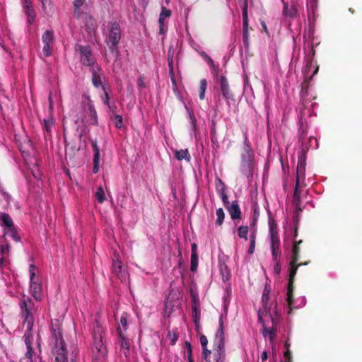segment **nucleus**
I'll use <instances>...</instances> for the list:
<instances>
[{
    "label": "nucleus",
    "instance_id": "1",
    "mask_svg": "<svg viewBox=\"0 0 362 362\" xmlns=\"http://www.w3.org/2000/svg\"><path fill=\"white\" fill-rule=\"evenodd\" d=\"M298 236V228H295L294 232V239H293V245L292 247V255L291 260L290 262V267H289V277L288 281V288H287V298L286 301L289 308L291 307L293 303V283L295 276L297 273V270L300 264H298V262L300 259V245L303 243L302 240H297L296 238Z\"/></svg>",
    "mask_w": 362,
    "mask_h": 362
},
{
    "label": "nucleus",
    "instance_id": "2",
    "mask_svg": "<svg viewBox=\"0 0 362 362\" xmlns=\"http://www.w3.org/2000/svg\"><path fill=\"white\" fill-rule=\"evenodd\" d=\"M52 341L54 344L52 354L54 356V362H66L67 350L63 339L62 329L59 320L52 322L51 326Z\"/></svg>",
    "mask_w": 362,
    "mask_h": 362
},
{
    "label": "nucleus",
    "instance_id": "3",
    "mask_svg": "<svg viewBox=\"0 0 362 362\" xmlns=\"http://www.w3.org/2000/svg\"><path fill=\"white\" fill-rule=\"evenodd\" d=\"M103 330L98 327L94 330L93 334V362H105L107 351L103 341Z\"/></svg>",
    "mask_w": 362,
    "mask_h": 362
},
{
    "label": "nucleus",
    "instance_id": "4",
    "mask_svg": "<svg viewBox=\"0 0 362 362\" xmlns=\"http://www.w3.org/2000/svg\"><path fill=\"white\" fill-rule=\"evenodd\" d=\"M20 308L22 317L24 319V325L26 326V332L33 331L34 317L33 311L35 308L33 301L28 296H23L20 301Z\"/></svg>",
    "mask_w": 362,
    "mask_h": 362
},
{
    "label": "nucleus",
    "instance_id": "5",
    "mask_svg": "<svg viewBox=\"0 0 362 362\" xmlns=\"http://www.w3.org/2000/svg\"><path fill=\"white\" fill-rule=\"evenodd\" d=\"M109 30L105 39L109 50L112 53H118V44L121 40L122 31L119 24L116 22H110Z\"/></svg>",
    "mask_w": 362,
    "mask_h": 362
},
{
    "label": "nucleus",
    "instance_id": "6",
    "mask_svg": "<svg viewBox=\"0 0 362 362\" xmlns=\"http://www.w3.org/2000/svg\"><path fill=\"white\" fill-rule=\"evenodd\" d=\"M76 49L79 52L80 61L83 65L92 68L98 64L95 58L93 57L92 50L90 46L77 45L76 46Z\"/></svg>",
    "mask_w": 362,
    "mask_h": 362
},
{
    "label": "nucleus",
    "instance_id": "7",
    "mask_svg": "<svg viewBox=\"0 0 362 362\" xmlns=\"http://www.w3.org/2000/svg\"><path fill=\"white\" fill-rule=\"evenodd\" d=\"M243 13V42L245 49H248L250 47L249 42V30H252L251 27H249V20L247 15V2L245 1L242 8Z\"/></svg>",
    "mask_w": 362,
    "mask_h": 362
},
{
    "label": "nucleus",
    "instance_id": "8",
    "mask_svg": "<svg viewBox=\"0 0 362 362\" xmlns=\"http://www.w3.org/2000/svg\"><path fill=\"white\" fill-rule=\"evenodd\" d=\"M42 40L44 44L42 48L43 54L49 57L52 52V45L54 42V33L52 30H46L42 36Z\"/></svg>",
    "mask_w": 362,
    "mask_h": 362
},
{
    "label": "nucleus",
    "instance_id": "9",
    "mask_svg": "<svg viewBox=\"0 0 362 362\" xmlns=\"http://www.w3.org/2000/svg\"><path fill=\"white\" fill-rule=\"evenodd\" d=\"M254 157L253 151L250 146V141L245 135L243 151L241 153L242 163L243 165L250 167Z\"/></svg>",
    "mask_w": 362,
    "mask_h": 362
},
{
    "label": "nucleus",
    "instance_id": "10",
    "mask_svg": "<svg viewBox=\"0 0 362 362\" xmlns=\"http://www.w3.org/2000/svg\"><path fill=\"white\" fill-rule=\"evenodd\" d=\"M305 148L301 150L300 153L298 156V160L297 164V170H296V181H298V185H300V179L305 177V158H306V152Z\"/></svg>",
    "mask_w": 362,
    "mask_h": 362
},
{
    "label": "nucleus",
    "instance_id": "11",
    "mask_svg": "<svg viewBox=\"0 0 362 362\" xmlns=\"http://www.w3.org/2000/svg\"><path fill=\"white\" fill-rule=\"evenodd\" d=\"M218 84L220 87V91L222 96L226 100H230L233 98V93L230 89L228 79L225 76L221 75L218 78Z\"/></svg>",
    "mask_w": 362,
    "mask_h": 362
},
{
    "label": "nucleus",
    "instance_id": "12",
    "mask_svg": "<svg viewBox=\"0 0 362 362\" xmlns=\"http://www.w3.org/2000/svg\"><path fill=\"white\" fill-rule=\"evenodd\" d=\"M112 272L120 279L125 278V270L118 254L115 253L112 265Z\"/></svg>",
    "mask_w": 362,
    "mask_h": 362
},
{
    "label": "nucleus",
    "instance_id": "13",
    "mask_svg": "<svg viewBox=\"0 0 362 362\" xmlns=\"http://www.w3.org/2000/svg\"><path fill=\"white\" fill-rule=\"evenodd\" d=\"M226 316L221 315L218 320L219 327L215 337V344H218V346L222 349L224 347V326L223 322Z\"/></svg>",
    "mask_w": 362,
    "mask_h": 362
},
{
    "label": "nucleus",
    "instance_id": "14",
    "mask_svg": "<svg viewBox=\"0 0 362 362\" xmlns=\"http://www.w3.org/2000/svg\"><path fill=\"white\" fill-rule=\"evenodd\" d=\"M284 4L283 14L288 18H293L298 14V2L296 1H291V4L286 3L284 0H281Z\"/></svg>",
    "mask_w": 362,
    "mask_h": 362
},
{
    "label": "nucleus",
    "instance_id": "15",
    "mask_svg": "<svg viewBox=\"0 0 362 362\" xmlns=\"http://www.w3.org/2000/svg\"><path fill=\"white\" fill-rule=\"evenodd\" d=\"M23 338H24L25 344V346L27 348V351L25 354V357L26 358H28L30 362H33V357L34 355V350L32 346L33 339L32 331L25 332V333L24 334Z\"/></svg>",
    "mask_w": 362,
    "mask_h": 362
},
{
    "label": "nucleus",
    "instance_id": "16",
    "mask_svg": "<svg viewBox=\"0 0 362 362\" xmlns=\"http://www.w3.org/2000/svg\"><path fill=\"white\" fill-rule=\"evenodd\" d=\"M92 74V83L94 87L99 88L102 86L101 76L103 75V70L101 67L96 64L95 66H93L90 69Z\"/></svg>",
    "mask_w": 362,
    "mask_h": 362
},
{
    "label": "nucleus",
    "instance_id": "17",
    "mask_svg": "<svg viewBox=\"0 0 362 362\" xmlns=\"http://www.w3.org/2000/svg\"><path fill=\"white\" fill-rule=\"evenodd\" d=\"M88 110L87 114L90 117V124L94 126L98 125V115L95 106L93 103V101L90 99H88L87 103Z\"/></svg>",
    "mask_w": 362,
    "mask_h": 362
},
{
    "label": "nucleus",
    "instance_id": "18",
    "mask_svg": "<svg viewBox=\"0 0 362 362\" xmlns=\"http://www.w3.org/2000/svg\"><path fill=\"white\" fill-rule=\"evenodd\" d=\"M30 283V293L33 297L36 300H41L42 299V284L39 282L38 279L36 281H32Z\"/></svg>",
    "mask_w": 362,
    "mask_h": 362
},
{
    "label": "nucleus",
    "instance_id": "19",
    "mask_svg": "<svg viewBox=\"0 0 362 362\" xmlns=\"http://www.w3.org/2000/svg\"><path fill=\"white\" fill-rule=\"evenodd\" d=\"M233 220L241 218V211L237 200L233 201L231 204L226 208Z\"/></svg>",
    "mask_w": 362,
    "mask_h": 362
},
{
    "label": "nucleus",
    "instance_id": "20",
    "mask_svg": "<svg viewBox=\"0 0 362 362\" xmlns=\"http://www.w3.org/2000/svg\"><path fill=\"white\" fill-rule=\"evenodd\" d=\"M300 185H298V181H296L295 189L292 199V204L294 207L295 210H298L300 211H303V209L300 207V192L299 191Z\"/></svg>",
    "mask_w": 362,
    "mask_h": 362
},
{
    "label": "nucleus",
    "instance_id": "21",
    "mask_svg": "<svg viewBox=\"0 0 362 362\" xmlns=\"http://www.w3.org/2000/svg\"><path fill=\"white\" fill-rule=\"evenodd\" d=\"M117 332L118 333V337H119V344L122 349H124L127 350V352L129 351V341L126 338L124 332H123V330L120 327V326H118L117 328Z\"/></svg>",
    "mask_w": 362,
    "mask_h": 362
},
{
    "label": "nucleus",
    "instance_id": "22",
    "mask_svg": "<svg viewBox=\"0 0 362 362\" xmlns=\"http://www.w3.org/2000/svg\"><path fill=\"white\" fill-rule=\"evenodd\" d=\"M1 226L6 229L14 226L13 221L8 214L1 213L0 214Z\"/></svg>",
    "mask_w": 362,
    "mask_h": 362
},
{
    "label": "nucleus",
    "instance_id": "23",
    "mask_svg": "<svg viewBox=\"0 0 362 362\" xmlns=\"http://www.w3.org/2000/svg\"><path fill=\"white\" fill-rule=\"evenodd\" d=\"M306 136H307V127H304L303 124H301V126L298 130V136H299L300 140L301 141V147H302L301 150H303V148H305V151H308L309 146L307 145V139L305 138Z\"/></svg>",
    "mask_w": 362,
    "mask_h": 362
},
{
    "label": "nucleus",
    "instance_id": "24",
    "mask_svg": "<svg viewBox=\"0 0 362 362\" xmlns=\"http://www.w3.org/2000/svg\"><path fill=\"white\" fill-rule=\"evenodd\" d=\"M280 242L271 243V250L273 259H280L281 250H280Z\"/></svg>",
    "mask_w": 362,
    "mask_h": 362
},
{
    "label": "nucleus",
    "instance_id": "25",
    "mask_svg": "<svg viewBox=\"0 0 362 362\" xmlns=\"http://www.w3.org/2000/svg\"><path fill=\"white\" fill-rule=\"evenodd\" d=\"M269 234L271 243L280 242L278 236L276 225L275 224L274 222L269 223Z\"/></svg>",
    "mask_w": 362,
    "mask_h": 362
},
{
    "label": "nucleus",
    "instance_id": "26",
    "mask_svg": "<svg viewBox=\"0 0 362 362\" xmlns=\"http://www.w3.org/2000/svg\"><path fill=\"white\" fill-rule=\"evenodd\" d=\"M175 157L178 160L185 159L187 161L190 160V155L187 149H181L176 151L175 153Z\"/></svg>",
    "mask_w": 362,
    "mask_h": 362
},
{
    "label": "nucleus",
    "instance_id": "27",
    "mask_svg": "<svg viewBox=\"0 0 362 362\" xmlns=\"http://www.w3.org/2000/svg\"><path fill=\"white\" fill-rule=\"evenodd\" d=\"M25 13L27 16V21L28 23L31 25L35 21V11L33 9V6H27L24 7Z\"/></svg>",
    "mask_w": 362,
    "mask_h": 362
},
{
    "label": "nucleus",
    "instance_id": "28",
    "mask_svg": "<svg viewBox=\"0 0 362 362\" xmlns=\"http://www.w3.org/2000/svg\"><path fill=\"white\" fill-rule=\"evenodd\" d=\"M269 300V291L267 289V286L264 289V292L262 297V302L263 303L264 309L266 312H269L270 307L267 306L268 302Z\"/></svg>",
    "mask_w": 362,
    "mask_h": 362
},
{
    "label": "nucleus",
    "instance_id": "29",
    "mask_svg": "<svg viewBox=\"0 0 362 362\" xmlns=\"http://www.w3.org/2000/svg\"><path fill=\"white\" fill-rule=\"evenodd\" d=\"M85 26L86 27V30L88 33H90L95 26V19L90 16H87L85 21Z\"/></svg>",
    "mask_w": 362,
    "mask_h": 362
},
{
    "label": "nucleus",
    "instance_id": "30",
    "mask_svg": "<svg viewBox=\"0 0 362 362\" xmlns=\"http://www.w3.org/2000/svg\"><path fill=\"white\" fill-rule=\"evenodd\" d=\"M207 87V81L205 78H202L200 81V85L199 88V98L200 100H204L205 98V91L206 90Z\"/></svg>",
    "mask_w": 362,
    "mask_h": 362
},
{
    "label": "nucleus",
    "instance_id": "31",
    "mask_svg": "<svg viewBox=\"0 0 362 362\" xmlns=\"http://www.w3.org/2000/svg\"><path fill=\"white\" fill-rule=\"evenodd\" d=\"M100 153H93V173L96 174L99 171V163H100Z\"/></svg>",
    "mask_w": 362,
    "mask_h": 362
},
{
    "label": "nucleus",
    "instance_id": "32",
    "mask_svg": "<svg viewBox=\"0 0 362 362\" xmlns=\"http://www.w3.org/2000/svg\"><path fill=\"white\" fill-rule=\"evenodd\" d=\"M85 0H74V14L76 18H79L80 16V8L83 5Z\"/></svg>",
    "mask_w": 362,
    "mask_h": 362
},
{
    "label": "nucleus",
    "instance_id": "33",
    "mask_svg": "<svg viewBox=\"0 0 362 362\" xmlns=\"http://www.w3.org/2000/svg\"><path fill=\"white\" fill-rule=\"evenodd\" d=\"M95 197L98 202L100 204L103 203L105 201V194L103 187L100 186L97 188V191L95 192Z\"/></svg>",
    "mask_w": 362,
    "mask_h": 362
},
{
    "label": "nucleus",
    "instance_id": "34",
    "mask_svg": "<svg viewBox=\"0 0 362 362\" xmlns=\"http://www.w3.org/2000/svg\"><path fill=\"white\" fill-rule=\"evenodd\" d=\"M248 227L247 226H240L238 228V235L240 238L247 240Z\"/></svg>",
    "mask_w": 362,
    "mask_h": 362
},
{
    "label": "nucleus",
    "instance_id": "35",
    "mask_svg": "<svg viewBox=\"0 0 362 362\" xmlns=\"http://www.w3.org/2000/svg\"><path fill=\"white\" fill-rule=\"evenodd\" d=\"M216 216L217 219L216 221V224L217 226H221L223 223L224 218H225V213L222 208H218L216 210Z\"/></svg>",
    "mask_w": 362,
    "mask_h": 362
},
{
    "label": "nucleus",
    "instance_id": "36",
    "mask_svg": "<svg viewBox=\"0 0 362 362\" xmlns=\"http://www.w3.org/2000/svg\"><path fill=\"white\" fill-rule=\"evenodd\" d=\"M263 335L266 336L267 334H269V338L270 341H272L276 334L275 327L267 328L264 325H263Z\"/></svg>",
    "mask_w": 362,
    "mask_h": 362
},
{
    "label": "nucleus",
    "instance_id": "37",
    "mask_svg": "<svg viewBox=\"0 0 362 362\" xmlns=\"http://www.w3.org/2000/svg\"><path fill=\"white\" fill-rule=\"evenodd\" d=\"M197 267H198V255H197V254H192L191 255L190 270L192 272H195L197 269Z\"/></svg>",
    "mask_w": 362,
    "mask_h": 362
},
{
    "label": "nucleus",
    "instance_id": "38",
    "mask_svg": "<svg viewBox=\"0 0 362 362\" xmlns=\"http://www.w3.org/2000/svg\"><path fill=\"white\" fill-rule=\"evenodd\" d=\"M37 272V268L34 264H30L29 267V272H30V282L36 281L37 276H36V272Z\"/></svg>",
    "mask_w": 362,
    "mask_h": 362
},
{
    "label": "nucleus",
    "instance_id": "39",
    "mask_svg": "<svg viewBox=\"0 0 362 362\" xmlns=\"http://www.w3.org/2000/svg\"><path fill=\"white\" fill-rule=\"evenodd\" d=\"M185 344L187 350V356L188 362H194L192 356V347L191 344L187 341H186Z\"/></svg>",
    "mask_w": 362,
    "mask_h": 362
},
{
    "label": "nucleus",
    "instance_id": "40",
    "mask_svg": "<svg viewBox=\"0 0 362 362\" xmlns=\"http://www.w3.org/2000/svg\"><path fill=\"white\" fill-rule=\"evenodd\" d=\"M216 188L218 194L226 192V189L223 182L218 177L216 179Z\"/></svg>",
    "mask_w": 362,
    "mask_h": 362
},
{
    "label": "nucleus",
    "instance_id": "41",
    "mask_svg": "<svg viewBox=\"0 0 362 362\" xmlns=\"http://www.w3.org/2000/svg\"><path fill=\"white\" fill-rule=\"evenodd\" d=\"M7 233L16 242L21 240L20 237L18 235V232L15 226L7 229Z\"/></svg>",
    "mask_w": 362,
    "mask_h": 362
},
{
    "label": "nucleus",
    "instance_id": "42",
    "mask_svg": "<svg viewBox=\"0 0 362 362\" xmlns=\"http://www.w3.org/2000/svg\"><path fill=\"white\" fill-rule=\"evenodd\" d=\"M216 346H218V344H215ZM216 352L214 353V355L218 358L216 359V362H223V358H224V347L221 349L218 346H217V349L216 350Z\"/></svg>",
    "mask_w": 362,
    "mask_h": 362
},
{
    "label": "nucleus",
    "instance_id": "43",
    "mask_svg": "<svg viewBox=\"0 0 362 362\" xmlns=\"http://www.w3.org/2000/svg\"><path fill=\"white\" fill-rule=\"evenodd\" d=\"M107 107L110 111V118L111 120H113L115 115H119V114H117V107L114 103Z\"/></svg>",
    "mask_w": 362,
    "mask_h": 362
},
{
    "label": "nucleus",
    "instance_id": "44",
    "mask_svg": "<svg viewBox=\"0 0 362 362\" xmlns=\"http://www.w3.org/2000/svg\"><path fill=\"white\" fill-rule=\"evenodd\" d=\"M192 311L193 322H194V324L199 323L200 321V310H199V308H196V307L194 306V308H192Z\"/></svg>",
    "mask_w": 362,
    "mask_h": 362
},
{
    "label": "nucleus",
    "instance_id": "45",
    "mask_svg": "<svg viewBox=\"0 0 362 362\" xmlns=\"http://www.w3.org/2000/svg\"><path fill=\"white\" fill-rule=\"evenodd\" d=\"M173 54L174 51L170 49L168 52V64L170 72L173 71Z\"/></svg>",
    "mask_w": 362,
    "mask_h": 362
},
{
    "label": "nucleus",
    "instance_id": "46",
    "mask_svg": "<svg viewBox=\"0 0 362 362\" xmlns=\"http://www.w3.org/2000/svg\"><path fill=\"white\" fill-rule=\"evenodd\" d=\"M30 170H31V173L35 179H36L37 180H40L41 179L42 173H41L40 170L39 169V168L37 167V165L34 166L33 168H32Z\"/></svg>",
    "mask_w": 362,
    "mask_h": 362
},
{
    "label": "nucleus",
    "instance_id": "47",
    "mask_svg": "<svg viewBox=\"0 0 362 362\" xmlns=\"http://www.w3.org/2000/svg\"><path fill=\"white\" fill-rule=\"evenodd\" d=\"M65 143L66 155H67L69 152L74 153L75 151H78L80 149L79 147L76 148L74 145L71 144L70 143H68L66 140H65Z\"/></svg>",
    "mask_w": 362,
    "mask_h": 362
},
{
    "label": "nucleus",
    "instance_id": "48",
    "mask_svg": "<svg viewBox=\"0 0 362 362\" xmlns=\"http://www.w3.org/2000/svg\"><path fill=\"white\" fill-rule=\"evenodd\" d=\"M272 261L274 263V274L275 275H279L281 270L280 259H273Z\"/></svg>",
    "mask_w": 362,
    "mask_h": 362
},
{
    "label": "nucleus",
    "instance_id": "49",
    "mask_svg": "<svg viewBox=\"0 0 362 362\" xmlns=\"http://www.w3.org/2000/svg\"><path fill=\"white\" fill-rule=\"evenodd\" d=\"M115 120V126L117 129H121L123 126V118L122 116L119 115H115L114 119Z\"/></svg>",
    "mask_w": 362,
    "mask_h": 362
},
{
    "label": "nucleus",
    "instance_id": "50",
    "mask_svg": "<svg viewBox=\"0 0 362 362\" xmlns=\"http://www.w3.org/2000/svg\"><path fill=\"white\" fill-rule=\"evenodd\" d=\"M199 55L205 60V61H207L208 63L211 65V66H214V61L212 60V59L206 54V52L204 51H201L199 52Z\"/></svg>",
    "mask_w": 362,
    "mask_h": 362
},
{
    "label": "nucleus",
    "instance_id": "51",
    "mask_svg": "<svg viewBox=\"0 0 362 362\" xmlns=\"http://www.w3.org/2000/svg\"><path fill=\"white\" fill-rule=\"evenodd\" d=\"M172 15V12L170 10L167 9L166 7L163 6L162 11L160 13V16L163 17L164 19L166 18L170 17Z\"/></svg>",
    "mask_w": 362,
    "mask_h": 362
},
{
    "label": "nucleus",
    "instance_id": "52",
    "mask_svg": "<svg viewBox=\"0 0 362 362\" xmlns=\"http://www.w3.org/2000/svg\"><path fill=\"white\" fill-rule=\"evenodd\" d=\"M255 235H253L251 236V238H250V247L247 251L248 254H250V255L253 254V252L255 251Z\"/></svg>",
    "mask_w": 362,
    "mask_h": 362
},
{
    "label": "nucleus",
    "instance_id": "53",
    "mask_svg": "<svg viewBox=\"0 0 362 362\" xmlns=\"http://www.w3.org/2000/svg\"><path fill=\"white\" fill-rule=\"evenodd\" d=\"M119 326H120V327L123 330V332H124L127 330V318H126L125 316H122L120 317V322H119Z\"/></svg>",
    "mask_w": 362,
    "mask_h": 362
},
{
    "label": "nucleus",
    "instance_id": "54",
    "mask_svg": "<svg viewBox=\"0 0 362 362\" xmlns=\"http://www.w3.org/2000/svg\"><path fill=\"white\" fill-rule=\"evenodd\" d=\"M221 197V199H222V202L224 204V206L226 208H227L228 206H230V203H229V201H228V196L227 194H226V192H221V193H219Z\"/></svg>",
    "mask_w": 362,
    "mask_h": 362
},
{
    "label": "nucleus",
    "instance_id": "55",
    "mask_svg": "<svg viewBox=\"0 0 362 362\" xmlns=\"http://www.w3.org/2000/svg\"><path fill=\"white\" fill-rule=\"evenodd\" d=\"M268 313H269V315L271 316V319H272V327H275V331L276 332V327L279 324V317H278L277 313H276L275 316L273 317V316H272L270 311Z\"/></svg>",
    "mask_w": 362,
    "mask_h": 362
},
{
    "label": "nucleus",
    "instance_id": "56",
    "mask_svg": "<svg viewBox=\"0 0 362 362\" xmlns=\"http://www.w3.org/2000/svg\"><path fill=\"white\" fill-rule=\"evenodd\" d=\"M9 252V245H0V253L4 256V255L8 254Z\"/></svg>",
    "mask_w": 362,
    "mask_h": 362
},
{
    "label": "nucleus",
    "instance_id": "57",
    "mask_svg": "<svg viewBox=\"0 0 362 362\" xmlns=\"http://www.w3.org/2000/svg\"><path fill=\"white\" fill-rule=\"evenodd\" d=\"M91 146L93 148V153L100 152V148L98 145L97 139H91Z\"/></svg>",
    "mask_w": 362,
    "mask_h": 362
},
{
    "label": "nucleus",
    "instance_id": "58",
    "mask_svg": "<svg viewBox=\"0 0 362 362\" xmlns=\"http://www.w3.org/2000/svg\"><path fill=\"white\" fill-rule=\"evenodd\" d=\"M300 211L294 209V215H293V221L294 223L296 224V228H297V225H298V221H299V217H300L299 214H300Z\"/></svg>",
    "mask_w": 362,
    "mask_h": 362
},
{
    "label": "nucleus",
    "instance_id": "59",
    "mask_svg": "<svg viewBox=\"0 0 362 362\" xmlns=\"http://www.w3.org/2000/svg\"><path fill=\"white\" fill-rule=\"evenodd\" d=\"M211 354V351L207 349V346L202 347V358H209V356Z\"/></svg>",
    "mask_w": 362,
    "mask_h": 362
},
{
    "label": "nucleus",
    "instance_id": "60",
    "mask_svg": "<svg viewBox=\"0 0 362 362\" xmlns=\"http://www.w3.org/2000/svg\"><path fill=\"white\" fill-rule=\"evenodd\" d=\"M284 356L286 359L285 362H291L292 356L288 348L284 352Z\"/></svg>",
    "mask_w": 362,
    "mask_h": 362
},
{
    "label": "nucleus",
    "instance_id": "61",
    "mask_svg": "<svg viewBox=\"0 0 362 362\" xmlns=\"http://www.w3.org/2000/svg\"><path fill=\"white\" fill-rule=\"evenodd\" d=\"M103 89L104 90V93H105V98L103 99V103L105 105H107L109 106L110 105H111L112 103H109V95H108V93L105 90V88L104 86H103Z\"/></svg>",
    "mask_w": 362,
    "mask_h": 362
},
{
    "label": "nucleus",
    "instance_id": "62",
    "mask_svg": "<svg viewBox=\"0 0 362 362\" xmlns=\"http://www.w3.org/2000/svg\"><path fill=\"white\" fill-rule=\"evenodd\" d=\"M200 343L202 345V347H206L207 346L208 344V339L205 335H201L200 337Z\"/></svg>",
    "mask_w": 362,
    "mask_h": 362
},
{
    "label": "nucleus",
    "instance_id": "63",
    "mask_svg": "<svg viewBox=\"0 0 362 362\" xmlns=\"http://www.w3.org/2000/svg\"><path fill=\"white\" fill-rule=\"evenodd\" d=\"M194 306L196 308H199V297H194L192 300V308H194Z\"/></svg>",
    "mask_w": 362,
    "mask_h": 362
},
{
    "label": "nucleus",
    "instance_id": "64",
    "mask_svg": "<svg viewBox=\"0 0 362 362\" xmlns=\"http://www.w3.org/2000/svg\"><path fill=\"white\" fill-rule=\"evenodd\" d=\"M194 306L196 308H199V297H194L192 300V308H194Z\"/></svg>",
    "mask_w": 362,
    "mask_h": 362
}]
</instances>
